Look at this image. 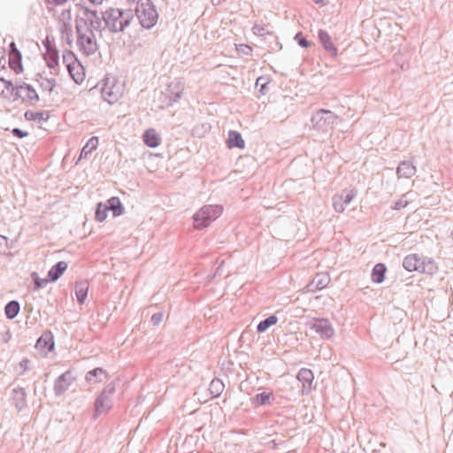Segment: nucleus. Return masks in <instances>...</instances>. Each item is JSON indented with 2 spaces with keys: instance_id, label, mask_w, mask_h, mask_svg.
I'll list each match as a JSON object with an SVG mask.
<instances>
[{
  "instance_id": "f257e3e1",
  "label": "nucleus",
  "mask_w": 453,
  "mask_h": 453,
  "mask_svg": "<svg viewBox=\"0 0 453 453\" xmlns=\"http://www.w3.org/2000/svg\"><path fill=\"white\" fill-rule=\"evenodd\" d=\"M78 39L77 44L81 51L85 55H92L97 50V43L92 29L86 22L78 23L76 26Z\"/></svg>"
},
{
  "instance_id": "f03ea898",
  "label": "nucleus",
  "mask_w": 453,
  "mask_h": 453,
  "mask_svg": "<svg viewBox=\"0 0 453 453\" xmlns=\"http://www.w3.org/2000/svg\"><path fill=\"white\" fill-rule=\"evenodd\" d=\"M223 211V208L219 205H204L193 216L194 227L201 230L217 219Z\"/></svg>"
},
{
  "instance_id": "7ed1b4c3",
  "label": "nucleus",
  "mask_w": 453,
  "mask_h": 453,
  "mask_svg": "<svg viewBox=\"0 0 453 453\" xmlns=\"http://www.w3.org/2000/svg\"><path fill=\"white\" fill-rule=\"evenodd\" d=\"M132 15L118 8H111L105 12L104 20L107 27L113 32L123 31L129 25Z\"/></svg>"
},
{
  "instance_id": "20e7f679",
  "label": "nucleus",
  "mask_w": 453,
  "mask_h": 453,
  "mask_svg": "<svg viewBox=\"0 0 453 453\" xmlns=\"http://www.w3.org/2000/svg\"><path fill=\"white\" fill-rule=\"evenodd\" d=\"M135 12L141 25L145 28L152 27L157 21L158 14L150 0H140Z\"/></svg>"
},
{
  "instance_id": "39448f33",
  "label": "nucleus",
  "mask_w": 453,
  "mask_h": 453,
  "mask_svg": "<svg viewBox=\"0 0 453 453\" xmlns=\"http://www.w3.org/2000/svg\"><path fill=\"white\" fill-rule=\"evenodd\" d=\"M108 211H111L113 217L123 214L124 206L119 197H111L104 203H98L95 212L96 220L104 222L108 217Z\"/></svg>"
},
{
  "instance_id": "423d86ee",
  "label": "nucleus",
  "mask_w": 453,
  "mask_h": 453,
  "mask_svg": "<svg viewBox=\"0 0 453 453\" xmlns=\"http://www.w3.org/2000/svg\"><path fill=\"white\" fill-rule=\"evenodd\" d=\"M403 267L409 272L418 271L426 273H433L437 269L434 262L428 260L426 264L425 261L416 254H411L405 257Z\"/></svg>"
},
{
  "instance_id": "0eeeda50",
  "label": "nucleus",
  "mask_w": 453,
  "mask_h": 453,
  "mask_svg": "<svg viewBox=\"0 0 453 453\" xmlns=\"http://www.w3.org/2000/svg\"><path fill=\"white\" fill-rule=\"evenodd\" d=\"M124 92L123 85L114 78H106L102 88L103 97L109 103L118 102Z\"/></svg>"
},
{
  "instance_id": "6e6552de",
  "label": "nucleus",
  "mask_w": 453,
  "mask_h": 453,
  "mask_svg": "<svg viewBox=\"0 0 453 453\" xmlns=\"http://www.w3.org/2000/svg\"><path fill=\"white\" fill-rule=\"evenodd\" d=\"M64 62L72 79L75 83L81 84L85 81L86 73L81 62L72 52L64 55Z\"/></svg>"
},
{
  "instance_id": "1a4fd4ad",
  "label": "nucleus",
  "mask_w": 453,
  "mask_h": 453,
  "mask_svg": "<svg viewBox=\"0 0 453 453\" xmlns=\"http://www.w3.org/2000/svg\"><path fill=\"white\" fill-rule=\"evenodd\" d=\"M310 327L323 340H330L335 334L334 327L328 319L313 318L310 321Z\"/></svg>"
},
{
  "instance_id": "9d476101",
  "label": "nucleus",
  "mask_w": 453,
  "mask_h": 453,
  "mask_svg": "<svg viewBox=\"0 0 453 453\" xmlns=\"http://www.w3.org/2000/svg\"><path fill=\"white\" fill-rule=\"evenodd\" d=\"M114 387H110L104 389L100 395L97 397L95 407L96 414L100 415L104 412H107L112 407V395L114 393Z\"/></svg>"
},
{
  "instance_id": "9b49d317",
  "label": "nucleus",
  "mask_w": 453,
  "mask_h": 453,
  "mask_svg": "<svg viewBox=\"0 0 453 453\" xmlns=\"http://www.w3.org/2000/svg\"><path fill=\"white\" fill-rule=\"evenodd\" d=\"M357 191L354 188L343 190L341 195L334 197V208L337 212H342L355 198Z\"/></svg>"
},
{
  "instance_id": "f8f14e48",
  "label": "nucleus",
  "mask_w": 453,
  "mask_h": 453,
  "mask_svg": "<svg viewBox=\"0 0 453 453\" xmlns=\"http://www.w3.org/2000/svg\"><path fill=\"white\" fill-rule=\"evenodd\" d=\"M297 380L302 383V394L306 395L312 389L314 375L311 370L307 368L301 369L296 376Z\"/></svg>"
},
{
  "instance_id": "ddd939ff",
  "label": "nucleus",
  "mask_w": 453,
  "mask_h": 453,
  "mask_svg": "<svg viewBox=\"0 0 453 453\" xmlns=\"http://www.w3.org/2000/svg\"><path fill=\"white\" fill-rule=\"evenodd\" d=\"M16 94L24 101L29 104H35L39 96L36 91L28 84H22L16 87Z\"/></svg>"
},
{
  "instance_id": "4468645a",
  "label": "nucleus",
  "mask_w": 453,
  "mask_h": 453,
  "mask_svg": "<svg viewBox=\"0 0 453 453\" xmlns=\"http://www.w3.org/2000/svg\"><path fill=\"white\" fill-rule=\"evenodd\" d=\"M35 348L41 353H48L54 349L53 335L50 332H46L37 340Z\"/></svg>"
},
{
  "instance_id": "2eb2a0df",
  "label": "nucleus",
  "mask_w": 453,
  "mask_h": 453,
  "mask_svg": "<svg viewBox=\"0 0 453 453\" xmlns=\"http://www.w3.org/2000/svg\"><path fill=\"white\" fill-rule=\"evenodd\" d=\"M274 399L273 390L264 391L257 394L251 398V403L254 406L259 407L263 405L271 404Z\"/></svg>"
},
{
  "instance_id": "dca6fc26",
  "label": "nucleus",
  "mask_w": 453,
  "mask_h": 453,
  "mask_svg": "<svg viewBox=\"0 0 453 453\" xmlns=\"http://www.w3.org/2000/svg\"><path fill=\"white\" fill-rule=\"evenodd\" d=\"M143 142L147 146L156 148L160 144L161 137L155 129L150 128L143 134Z\"/></svg>"
},
{
  "instance_id": "f3484780",
  "label": "nucleus",
  "mask_w": 453,
  "mask_h": 453,
  "mask_svg": "<svg viewBox=\"0 0 453 453\" xmlns=\"http://www.w3.org/2000/svg\"><path fill=\"white\" fill-rule=\"evenodd\" d=\"M107 379L106 372L102 368H96L88 372L86 375V380L90 384H96Z\"/></svg>"
},
{
  "instance_id": "a211bd4d",
  "label": "nucleus",
  "mask_w": 453,
  "mask_h": 453,
  "mask_svg": "<svg viewBox=\"0 0 453 453\" xmlns=\"http://www.w3.org/2000/svg\"><path fill=\"white\" fill-rule=\"evenodd\" d=\"M319 42L323 44L325 50L328 51L332 56L337 55V49L334 47L331 37L325 31H319Z\"/></svg>"
},
{
  "instance_id": "6ab92c4d",
  "label": "nucleus",
  "mask_w": 453,
  "mask_h": 453,
  "mask_svg": "<svg viewBox=\"0 0 453 453\" xmlns=\"http://www.w3.org/2000/svg\"><path fill=\"white\" fill-rule=\"evenodd\" d=\"M67 263L65 261L58 262L56 265H54L48 273V277L50 281H56L60 276L66 271Z\"/></svg>"
},
{
  "instance_id": "aec40b11",
  "label": "nucleus",
  "mask_w": 453,
  "mask_h": 453,
  "mask_svg": "<svg viewBox=\"0 0 453 453\" xmlns=\"http://www.w3.org/2000/svg\"><path fill=\"white\" fill-rule=\"evenodd\" d=\"M227 147L232 149L234 147H237L240 149H243L245 146V142L240 133L236 131H230L228 133V138L226 141Z\"/></svg>"
},
{
  "instance_id": "412c9836",
  "label": "nucleus",
  "mask_w": 453,
  "mask_h": 453,
  "mask_svg": "<svg viewBox=\"0 0 453 453\" xmlns=\"http://www.w3.org/2000/svg\"><path fill=\"white\" fill-rule=\"evenodd\" d=\"M416 173V168L411 162H403L397 167V174L399 177L410 178Z\"/></svg>"
},
{
  "instance_id": "4be33fe9",
  "label": "nucleus",
  "mask_w": 453,
  "mask_h": 453,
  "mask_svg": "<svg viewBox=\"0 0 453 453\" xmlns=\"http://www.w3.org/2000/svg\"><path fill=\"white\" fill-rule=\"evenodd\" d=\"M88 284L85 281L77 282L75 285V295L79 303H83L87 298Z\"/></svg>"
},
{
  "instance_id": "5701e85b",
  "label": "nucleus",
  "mask_w": 453,
  "mask_h": 453,
  "mask_svg": "<svg viewBox=\"0 0 453 453\" xmlns=\"http://www.w3.org/2000/svg\"><path fill=\"white\" fill-rule=\"evenodd\" d=\"M72 380L73 377L70 372L63 374L56 382L55 388L57 392L62 393L66 390Z\"/></svg>"
},
{
  "instance_id": "b1692460",
  "label": "nucleus",
  "mask_w": 453,
  "mask_h": 453,
  "mask_svg": "<svg viewBox=\"0 0 453 453\" xmlns=\"http://www.w3.org/2000/svg\"><path fill=\"white\" fill-rule=\"evenodd\" d=\"M44 59L50 68H56L58 65L59 60L58 50H46Z\"/></svg>"
},
{
  "instance_id": "393cba45",
  "label": "nucleus",
  "mask_w": 453,
  "mask_h": 453,
  "mask_svg": "<svg viewBox=\"0 0 453 453\" xmlns=\"http://www.w3.org/2000/svg\"><path fill=\"white\" fill-rule=\"evenodd\" d=\"M386 266L383 264H377L372 273V280L375 283H381L385 279Z\"/></svg>"
},
{
  "instance_id": "a878e982",
  "label": "nucleus",
  "mask_w": 453,
  "mask_h": 453,
  "mask_svg": "<svg viewBox=\"0 0 453 453\" xmlns=\"http://www.w3.org/2000/svg\"><path fill=\"white\" fill-rule=\"evenodd\" d=\"M99 144V140L97 137L93 136L91 137L86 145L82 148L81 152V157H86L88 154H90L92 151H94Z\"/></svg>"
},
{
  "instance_id": "bb28decb",
  "label": "nucleus",
  "mask_w": 453,
  "mask_h": 453,
  "mask_svg": "<svg viewBox=\"0 0 453 453\" xmlns=\"http://www.w3.org/2000/svg\"><path fill=\"white\" fill-rule=\"evenodd\" d=\"M278 321V319L276 316H270L265 320L261 321L257 325V332L263 333L265 332L270 326L275 325Z\"/></svg>"
},
{
  "instance_id": "cd10ccee",
  "label": "nucleus",
  "mask_w": 453,
  "mask_h": 453,
  "mask_svg": "<svg viewBox=\"0 0 453 453\" xmlns=\"http://www.w3.org/2000/svg\"><path fill=\"white\" fill-rule=\"evenodd\" d=\"M19 303L16 301H12L5 306V314L9 319H13L14 317H16L17 314L19 313Z\"/></svg>"
},
{
  "instance_id": "c85d7f7f",
  "label": "nucleus",
  "mask_w": 453,
  "mask_h": 453,
  "mask_svg": "<svg viewBox=\"0 0 453 453\" xmlns=\"http://www.w3.org/2000/svg\"><path fill=\"white\" fill-rule=\"evenodd\" d=\"M26 118L27 119H35L39 121H45L49 119V114L47 112L42 111V112H26L25 114Z\"/></svg>"
},
{
  "instance_id": "c756f323",
  "label": "nucleus",
  "mask_w": 453,
  "mask_h": 453,
  "mask_svg": "<svg viewBox=\"0 0 453 453\" xmlns=\"http://www.w3.org/2000/svg\"><path fill=\"white\" fill-rule=\"evenodd\" d=\"M412 199L409 197L408 194L403 195L397 202H395L394 205L395 210H402L406 208L411 203Z\"/></svg>"
},
{
  "instance_id": "7c9ffc66",
  "label": "nucleus",
  "mask_w": 453,
  "mask_h": 453,
  "mask_svg": "<svg viewBox=\"0 0 453 453\" xmlns=\"http://www.w3.org/2000/svg\"><path fill=\"white\" fill-rule=\"evenodd\" d=\"M12 89L13 88L11 82L0 78V96H6Z\"/></svg>"
},
{
  "instance_id": "2f4dec72",
  "label": "nucleus",
  "mask_w": 453,
  "mask_h": 453,
  "mask_svg": "<svg viewBox=\"0 0 453 453\" xmlns=\"http://www.w3.org/2000/svg\"><path fill=\"white\" fill-rule=\"evenodd\" d=\"M32 278L35 281V288L38 289V288H42L45 284H47L50 280V279H40L38 274L34 273L32 274Z\"/></svg>"
},
{
  "instance_id": "473e14b6",
  "label": "nucleus",
  "mask_w": 453,
  "mask_h": 453,
  "mask_svg": "<svg viewBox=\"0 0 453 453\" xmlns=\"http://www.w3.org/2000/svg\"><path fill=\"white\" fill-rule=\"evenodd\" d=\"M210 387L211 390H216V395H219L223 388V383L219 380H212Z\"/></svg>"
},
{
  "instance_id": "72a5a7b5",
  "label": "nucleus",
  "mask_w": 453,
  "mask_h": 453,
  "mask_svg": "<svg viewBox=\"0 0 453 453\" xmlns=\"http://www.w3.org/2000/svg\"><path fill=\"white\" fill-rule=\"evenodd\" d=\"M253 33L257 35H264L267 33V28L264 25L255 24L252 27Z\"/></svg>"
},
{
  "instance_id": "f704fd0d",
  "label": "nucleus",
  "mask_w": 453,
  "mask_h": 453,
  "mask_svg": "<svg viewBox=\"0 0 453 453\" xmlns=\"http://www.w3.org/2000/svg\"><path fill=\"white\" fill-rule=\"evenodd\" d=\"M43 45L46 49V50H57L54 45H53V39L50 38V36H47L45 38V40L43 41Z\"/></svg>"
},
{
  "instance_id": "c9c22d12",
  "label": "nucleus",
  "mask_w": 453,
  "mask_h": 453,
  "mask_svg": "<svg viewBox=\"0 0 453 453\" xmlns=\"http://www.w3.org/2000/svg\"><path fill=\"white\" fill-rule=\"evenodd\" d=\"M12 134H13L15 136L19 137V138H23V137H26V136L27 135V132H24V131H22V130H20V129H19V128H14V129L12 130Z\"/></svg>"
},
{
  "instance_id": "e433bc0d",
  "label": "nucleus",
  "mask_w": 453,
  "mask_h": 453,
  "mask_svg": "<svg viewBox=\"0 0 453 453\" xmlns=\"http://www.w3.org/2000/svg\"><path fill=\"white\" fill-rule=\"evenodd\" d=\"M46 2L50 5H60L66 3L67 0H46Z\"/></svg>"
},
{
  "instance_id": "4c0bfd02",
  "label": "nucleus",
  "mask_w": 453,
  "mask_h": 453,
  "mask_svg": "<svg viewBox=\"0 0 453 453\" xmlns=\"http://www.w3.org/2000/svg\"><path fill=\"white\" fill-rule=\"evenodd\" d=\"M299 44L301 46H303V47H305V48L310 46L309 42L306 39H304V38L299 40Z\"/></svg>"
},
{
  "instance_id": "58836bf2",
  "label": "nucleus",
  "mask_w": 453,
  "mask_h": 453,
  "mask_svg": "<svg viewBox=\"0 0 453 453\" xmlns=\"http://www.w3.org/2000/svg\"><path fill=\"white\" fill-rule=\"evenodd\" d=\"M321 113H331L330 111H326V110H320L317 115L312 119L313 121H315V119L319 116V114Z\"/></svg>"
},
{
  "instance_id": "ea45409f",
  "label": "nucleus",
  "mask_w": 453,
  "mask_h": 453,
  "mask_svg": "<svg viewBox=\"0 0 453 453\" xmlns=\"http://www.w3.org/2000/svg\"><path fill=\"white\" fill-rule=\"evenodd\" d=\"M213 5H219L226 0H211Z\"/></svg>"
},
{
  "instance_id": "a19ab883",
  "label": "nucleus",
  "mask_w": 453,
  "mask_h": 453,
  "mask_svg": "<svg viewBox=\"0 0 453 453\" xmlns=\"http://www.w3.org/2000/svg\"><path fill=\"white\" fill-rule=\"evenodd\" d=\"M88 1L94 4H101L104 0H88Z\"/></svg>"
},
{
  "instance_id": "79ce46f5",
  "label": "nucleus",
  "mask_w": 453,
  "mask_h": 453,
  "mask_svg": "<svg viewBox=\"0 0 453 453\" xmlns=\"http://www.w3.org/2000/svg\"><path fill=\"white\" fill-rule=\"evenodd\" d=\"M314 3L318 4H326V0H312Z\"/></svg>"
},
{
  "instance_id": "37998d69",
  "label": "nucleus",
  "mask_w": 453,
  "mask_h": 453,
  "mask_svg": "<svg viewBox=\"0 0 453 453\" xmlns=\"http://www.w3.org/2000/svg\"><path fill=\"white\" fill-rule=\"evenodd\" d=\"M175 86L180 88V92L182 91V89H183V85H182V83H181V82L177 81V82L175 83Z\"/></svg>"
},
{
  "instance_id": "c03bdc74",
  "label": "nucleus",
  "mask_w": 453,
  "mask_h": 453,
  "mask_svg": "<svg viewBox=\"0 0 453 453\" xmlns=\"http://www.w3.org/2000/svg\"><path fill=\"white\" fill-rule=\"evenodd\" d=\"M23 363H24V364H26V365H27L28 360H27V359H25V360L21 363V365H23Z\"/></svg>"
},
{
  "instance_id": "a18cd8bd",
  "label": "nucleus",
  "mask_w": 453,
  "mask_h": 453,
  "mask_svg": "<svg viewBox=\"0 0 453 453\" xmlns=\"http://www.w3.org/2000/svg\"><path fill=\"white\" fill-rule=\"evenodd\" d=\"M0 239H1V240H4V238L3 236H0Z\"/></svg>"
}]
</instances>
